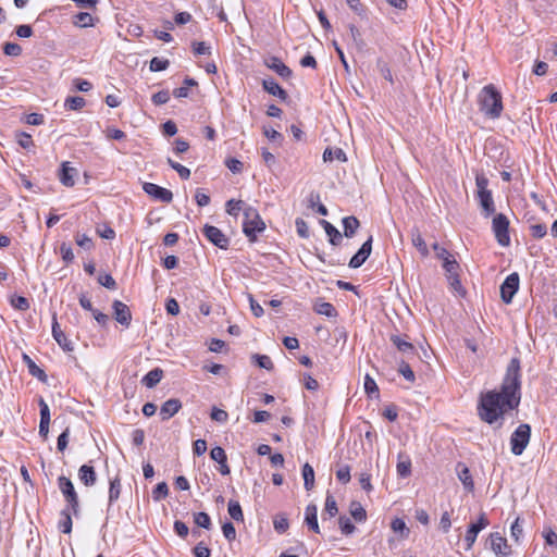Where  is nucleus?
<instances>
[{
  "instance_id": "obj_38",
  "label": "nucleus",
  "mask_w": 557,
  "mask_h": 557,
  "mask_svg": "<svg viewBox=\"0 0 557 557\" xmlns=\"http://www.w3.org/2000/svg\"><path fill=\"white\" fill-rule=\"evenodd\" d=\"M350 515L358 522L364 521L367 518V512L364 508L359 503H351L350 505Z\"/></svg>"
},
{
  "instance_id": "obj_55",
  "label": "nucleus",
  "mask_w": 557,
  "mask_h": 557,
  "mask_svg": "<svg viewBox=\"0 0 557 557\" xmlns=\"http://www.w3.org/2000/svg\"><path fill=\"white\" fill-rule=\"evenodd\" d=\"M11 305L18 310L25 311L29 308V301L23 296H16L11 299Z\"/></svg>"
},
{
  "instance_id": "obj_42",
  "label": "nucleus",
  "mask_w": 557,
  "mask_h": 557,
  "mask_svg": "<svg viewBox=\"0 0 557 557\" xmlns=\"http://www.w3.org/2000/svg\"><path fill=\"white\" fill-rule=\"evenodd\" d=\"M350 37L358 50H362L366 46L360 30L352 24L349 25Z\"/></svg>"
},
{
  "instance_id": "obj_18",
  "label": "nucleus",
  "mask_w": 557,
  "mask_h": 557,
  "mask_svg": "<svg viewBox=\"0 0 557 557\" xmlns=\"http://www.w3.org/2000/svg\"><path fill=\"white\" fill-rule=\"evenodd\" d=\"M264 63L270 70L274 71L283 78H289L292 76V70L276 57L267 59Z\"/></svg>"
},
{
  "instance_id": "obj_14",
  "label": "nucleus",
  "mask_w": 557,
  "mask_h": 557,
  "mask_svg": "<svg viewBox=\"0 0 557 557\" xmlns=\"http://www.w3.org/2000/svg\"><path fill=\"white\" fill-rule=\"evenodd\" d=\"M112 308L114 319L125 327H128L132 321V313L129 308L120 300H114Z\"/></svg>"
},
{
  "instance_id": "obj_53",
  "label": "nucleus",
  "mask_w": 557,
  "mask_h": 557,
  "mask_svg": "<svg viewBox=\"0 0 557 557\" xmlns=\"http://www.w3.org/2000/svg\"><path fill=\"white\" fill-rule=\"evenodd\" d=\"M364 389L369 396H372L373 394H379V387L375 381L369 374H367L364 377Z\"/></svg>"
},
{
  "instance_id": "obj_7",
  "label": "nucleus",
  "mask_w": 557,
  "mask_h": 557,
  "mask_svg": "<svg viewBox=\"0 0 557 557\" xmlns=\"http://www.w3.org/2000/svg\"><path fill=\"white\" fill-rule=\"evenodd\" d=\"M492 227L497 243L503 247L509 246V220L507 216L503 213L496 214L493 219Z\"/></svg>"
},
{
  "instance_id": "obj_51",
  "label": "nucleus",
  "mask_w": 557,
  "mask_h": 557,
  "mask_svg": "<svg viewBox=\"0 0 557 557\" xmlns=\"http://www.w3.org/2000/svg\"><path fill=\"white\" fill-rule=\"evenodd\" d=\"M252 358L256 360L258 367L269 370V371L273 369V362L269 356L253 355Z\"/></svg>"
},
{
  "instance_id": "obj_57",
  "label": "nucleus",
  "mask_w": 557,
  "mask_h": 557,
  "mask_svg": "<svg viewBox=\"0 0 557 557\" xmlns=\"http://www.w3.org/2000/svg\"><path fill=\"white\" fill-rule=\"evenodd\" d=\"M222 532L224 537L230 542L236 539V530L232 522H225L222 525Z\"/></svg>"
},
{
  "instance_id": "obj_33",
  "label": "nucleus",
  "mask_w": 557,
  "mask_h": 557,
  "mask_svg": "<svg viewBox=\"0 0 557 557\" xmlns=\"http://www.w3.org/2000/svg\"><path fill=\"white\" fill-rule=\"evenodd\" d=\"M61 515L63 518L59 521V529L61 530V532L69 534L72 531V518L70 509H63Z\"/></svg>"
},
{
  "instance_id": "obj_31",
  "label": "nucleus",
  "mask_w": 557,
  "mask_h": 557,
  "mask_svg": "<svg viewBox=\"0 0 557 557\" xmlns=\"http://www.w3.org/2000/svg\"><path fill=\"white\" fill-rule=\"evenodd\" d=\"M443 268L445 270L446 277L459 275L460 265L456 261L455 257H453V258L445 257V262H443Z\"/></svg>"
},
{
  "instance_id": "obj_19",
  "label": "nucleus",
  "mask_w": 557,
  "mask_h": 557,
  "mask_svg": "<svg viewBox=\"0 0 557 557\" xmlns=\"http://www.w3.org/2000/svg\"><path fill=\"white\" fill-rule=\"evenodd\" d=\"M305 523L314 533H320V527L318 523V507L314 504H309L305 509Z\"/></svg>"
},
{
  "instance_id": "obj_60",
  "label": "nucleus",
  "mask_w": 557,
  "mask_h": 557,
  "mask_svg": "<svg viewBox=\"0 0 557 557\" xmlns=\"http://www.w3.org/2000/svg\"><path fill=\"white\" fill-rule=\"evenodd\" d=\"M210 457L214 461H216L218 463L221 462V461H226L227 460L225 450L222 447H220V446H216V447L211 449Z\"/></svg>"
},
{
  "instance_id": "obj_5",
  "label": "nucleus",
  "mask_w": 557,
  "mask_h": 557,
  "mask_svg": "<svg viewBox=\"0 0 557 557\" xmlns=\"http://www.w3.org/2000/svg\"><path fill=\"white\" fill-rule=\"evenodd\" d=\"M531 428L527 423L520 424L510 437L511 453L516 456L522 455L530 442Z\"/></svg>"
},
{
  "instance_id": "obj_39",
  "label": "nucleus",
  "mask_w": 557,
  "mask_h": 557,
  "mask_svg": "<svg viewBox=\"0 0 557 557\" xmlns=\"http://www.w3.org/2000/svg\"><path fill=\"white\" fill-rule=\"evenodd\" d=\"M86 101L83 97H67L64 102V107L67 110H79L85 106Z\"/></svg>"
},
{
  "instance_id": "obj_61",
  "label": "nucleus",
  "mask_w": 557,
  "mask_h": 557,
  "mask_svg": "<svg viewBox=\"0 0 557 557\" xmlns=\"http://www.w3.org/2000/svg\"><path fill=\"white\" fill-rule=\"evenodd\" d=\"M38 405L40 408V421H50V409L42 397L39 398Z\"/></svg>"
},
{
  "instance_id": "obj_17",
  "label": "nucleus",
  "mask_w": 557,
  "mask_h": 557,
  "mask_svg": "<svg viewBox=\"0 0 557 557\" xmlns=\"http://www.w3.org/2000/svg\"><path fill=\"white\" fill-rule=\"evenodd\" d=\"M182 408V403L177 398L168 399L160 408V417L162 421L172 418Z\"/></svg>"
},
{
  "instance_id": "obj_37",
  "label": "nucleus",
  "mask_w": 557,
  "mask_h": 557,
  "mask_svg": "<svg viewBox=\"0 0 557 557\" xmlns=\"http://www.w3.org/2000/svg\"><path fill=\"white\" fill-rule=\"evenodd\" d=\"M74 24L79 27L94 26V17L87 12H79L75 15Z\"/></svg>"
},
{
  "instance_id": "obj_15",
  "label": "nucleus",
  "mask_w": 557,
  "mask_h": 557,
  "mask_svg": "<svg viewBox=\"0 0 557 557\" xmlns=\"http://www.w3.org/2000/svg\"><path fill=\"white\" fill-rule=\"evenodd\" d=\"M389 339L405 357L410 358L417 355L416 347L407 338L393 334Z\"/></svg>"
},
{
  "instance_id": "obj_3",
  "label": "nucleus",
  "mask_w": 557,
  "mask_h": 557,
  "mask_svg": "<svg viewBox=\"0 0 557 557\" xmlns=\"http://www.w3.org/2000/svg\"><path fill=\"white\" fill-rule=\"evenodd\" d=\"M265 230V223L261 219L257 209L252 207H246L244 209V221L243 232L249 238L250 242L257 239V234Z\"/></svg>"
},
{
  "instance_id": "obj_25",
  "label": "nucleus",
  "mask_w": 557,
  "mask_h": 557,
  "mask_svg": "<svg viewBox=\"0 0 557 557\" xmlns=\"http://www.w3.org/2000/svg\"><path fill=\"white\" fill-rule=\"evenodd\" d=\"M344 227V235L348 238L352 237L360 226L359 220L354 216H346L342 221Z\"/></svg>"
},
{
  "instance_id": "obj_28",
  "label": "nucleus",
  "mask_w": 557,
  "mask_h": 557,
  "mask_svg": "<svg viewBox=\"0 0 557 557\" xmlns=\"http://www.w3.org/2000/svg\"><path fill=\"white\" fill-rule=\"evenodd\" d=\"M323 160L325 162H331L333 160L345 162L347 158L346 153L341 148H326L323 152Z\"/></svg>"
},
{
  "instance_id": "obj_36",
  "label": "nucleus",
  "mask_w": 557,
  "mask_h": 557,
  "mask_svg": "<svg viewBox=\"0 0 557 557\" xmlns=\"http://www.w3.org/2000/svg\"><path fill=\"white\" fill-rule=\"evenodd\" d=\"M244 201L231 199L226 202V212L230 215L237 216L238 213L246 208Z\"/></svg>"
},
{
  "instance_id": "obj_21",
  "label": "nucleus",
  "mask_w": 557,
  "mask_h": 557,
  "mask_svg": "<svg viewBox=\"0 0 557 557\" xmlns=\"http://www.w3.org/2000/svg\"><path fill=\"white\" fill-rule=\"evenodd\" d=\"M78 478L79 481L86 486H92L97 481V474L94 467L88 465H83L78 469Z\"/></svg>"
},
{
  "instance_id": "obj_1",
  "label": "nucleus",
  "mask_w": 557,
  "mask_h": 557,
  "mask_svg": "<svg viewBox=\"0 0 557 557\" xmlns=\"http://www.w3.org/2000/svg\"><path fill=\"white\" fill-rule=\"evenodd\" d=\"M520 361L511 359L502 383L500 392L490 391L482 395L478 407L480 418L493 424L507 411L517 408L520 404Z\"/></svg>"
},
{
  "instance_id": "obj_10",
  "label": "nucleus",
  "mask_w": 557,
  "mask_h": 557,
  "mask_svg": "<svg viewBox=\"0 0 557 557\" xmlns=\"http://www.w3.org/2000/svg\"><path fill=\"white\" fill-rule=\"evenodd\" d=\"M490 524L488 519L486 518L485 513L482 512L479 517V520L475 523H471L467 530L465 541L467 543V549H470L479 534L480 531L485 529Z\"/></svg>"
},
{
  "instance_id": "obj_41",
  "label": "nucleus",
  "mask_w": 557,
  "mask_h": 557,
  "mask_svg": "<svg viewBox=\"0 0 557 557\" xmlns=\"http://www.w3.org/2000/svg\"><path fill=\"white\" fill-rule=\"evenodd\" d=\"M314 309L317 313L322 315L334 317L336 314L334 306L330 302L317 304Z\"/></svg>"
},
{
  "instance_id": "obj_62",
  "label": "nucleus",
  "mask_w": 557,
  "mask_h": 557,
  "mask_svg": "<svg viewBox=\"0 0 557 557\" xmlns=\"http://www.w3.org/2000/svg\"><path fill=\"white\" fill-rule=\"evenodd\" d=\"M170 100V94L168 90H161L152 96V102L156 106L164 104Z\"/></svg>"
},
{
  "instance_id": "obj_40",
  "label": "nucleus",
  "mask_w": 557,
  "mask_h": 557,
  "mask_svg": "<svg viewBox=\"0 0 557 557\" xmlns=\"http://www.w3.org/2000/svg\"><path fill=\"white\" fill-rule=\"evenodd\" d=\"M274 530L278 533H285L289 527L288 519L285 515H277L273 521Z\"/></svg>"
},
{
  "instance_id": "obj_35",
  "label": "nucleus",
  "mask_w": 557,
  "mask_h": 557,
  "mask_svg": "<svg viewBox=\"0 0 557 557\" xmlns=\"http://www.w3.org/2000/svg\"><path fill=\"white\" fill-rule=\"evenodd\" d=\"M228 513L232 519L235 521H244V513L242 510V507L238 502L236 500H230L228 502Z\"/></svg>"
},
{
  "instance_id": "obj_43",
  "label": "nucleus",
  "mask_w": 557,
  "mask_h": 557,
  "mask_svg": "<svg viewBox=\"0 0 557 557\" xmlns=\"http://www.w3.org/2000/svg\"><path fill=\"white\" fill-rule=\"evenodd\" d=\"M168 163H169V165L173 170H175L178 173L181 178H183V180H188L189 178V176H190V170L189 169H187L186 166L182 165L178 162L173 161L170 158L168 159Z\"/></svg>"
},
{
  "instance_id": "obj_20",
  "label": "nucleus",
  "mask_w": 557,
  "mask_h": 557,
  "mask_svg": "<svg viewBox=\"0 0 557 557\" xmlns=\"http://www.w3.org/2000/svg\"><path fill=\"white\" fill-rule=\"evenodd\" d=\"M456 472H457L458 479L461 481L465 488L468 492H472L474 490V482L472 480V475L470 473L469 468L465 463L458 462L456 466Z\"/></svg>"
},
{
  "instance_id": "obj_46",
  "label": "nucleus",
  "mask_w": 557,
  "mask_h": 557,
  "mask_svg": "<svg viewBox=\"0 0 557 557\" xmlns=\"http://www.w3.org/2000/svg\"><path fill=\"white\" fill-rule=\"evenodd\" d=\"M324 511L329 513L330 517H334L338 512L336 500L334 496L331 494L326 495Z\"/></svg>"
},
{
  "instance_id": "obj_64",
  "label": "nucleus",
  "mask_w": 557,
  "mask_h": 557,
  "mask_svg": "<svg viewBox=\"0 0 557 557\" xmlns=\"http://www.w3.org/2000/svg\"><path fill=\"white\" fill-rule=\"evenodd\" d=\"M194 555L196 557H210L211 552L203 543H198L194 547Z\"/></svg>"
},
{
  "instance_id": "obj_58",
  "label": "nucleus",
  "mask_w": 557,
  "mask_h": 557,
  "mask_svg": "<svg viewBox=\"0 0 557 557\" xmlns=\"http://www.w3.org/2000/svg\"><path fill=\"white\" fill-rule=\"evenodd\" d=\"M530 231L531 235L537 239L543 238L547 234L546 225L541 223L531 225Z\"/></svg>"
},
{
  "instance_id": "obj_30",
  "label": "nucleus",
  "mask_w": 557,
  "mask_h": 557,
  "mask_svg": "<svg viewBox=\"0 0 557 557\" xmlns=\"http://www.w3.org/2000/svg\"><path fill=\"white\" fill-rule=\"evenodd\" d=\"M24 359L26 360L29 373L33 376L37 377L39 381L44 383L47 382L48 377L45 371L41 368H39L28 356L25 355Z\"/></svg>"
},
{
  "instance_id": "obj_49",
  "label": "nucleus",
  "mask_w": 557,
  "mask_h": 557,
  "mask_svg": "<svg viewBox=\"0 0 557 557\" xmlns=\"http://www.w3.org/2000/svg\"><path fill=\"white\" fill-rule=\"evenodd\" d=\"M295 225H296L297 234L301 238H308L310 236L309 226L304 219L297 218L295 221Z\"/></svg>"
},
{
  "instance_id": "obj_2",
  "label": "nucleus",
  "mask_w": 557,
  "mask_h": 557,
  "mask_svg": "<svg viewBox=\"0 0 557 557\" xmlns=\"http://www.w3.org/2000/svg\"><path fill=\"white\" fill-rule=\"evenodd\" d=\"M480 110L490 119H498L503 112L500 94L493 85L483 87L479 95Z\"/></svg>"
},
{
  "instance_id": "obj_11",
  "label": "nucleus",
  "mask_w": 557,
  "mask_h": 557,
  "mask_svg": "<svg viewBox=\"0 0 557 557\" xmlns=\"http://www.w3.org/2000/svg\"><path fill=\"white\" fill-rule=\"evenodd\" d=\"M143 189L153 199L164 203H170L173 199V194L171 190L153 183H145L143 185Z\"/></svg>"
},
{
  "instance_id": "obj_13",
  "label": "nucleus",
  "mask_w": 557,
  "mask_h": 557,
  "mask_svg": "<svg viewBox=\"0 0 557 557\" xmlns=\"http://www.w3.org/2000/svg\"><path fill=\"white\" fill-rule=\"evenodd\" d=\"M491 548L498 557H508L511 554L507 540L498 532L491 533Z\"/></svg>"
},
{
  "instance_id": "obj_59",
  "label": "nucleus",
  "mask_w": 557,
  "mask_h": 557,
  "mask_svg": "<svg viewBox=\"0 0 557 557\" xmlns=\"http://www.w3.org/2000/svg\"><path fill=\"white\" fill-rule=\"evenodd\" d=\"M523 534V529L520 524V518H517L510 528V535L516 541L519 542L520 537Z\"/></svg>"
},
{
  "instance_id": "obj_6",
  "label": "nucleus",
  "mask_w": 557,
  "mask_h": 557,
  "mask_svg": "<svg viewBox=\"0 0 557 557\" xmlns=\"http://www.w3.org/2000/svg\"><path fill=\"white\" fill-rule=\"evenodd\" d=\"M58 484L65 498V502L67 503L69 509H71L72 512L77 516L79 512V502L72 481L69 478L62 475L58 479Z\"/></svg>"
},
{
  "instance_id": "obj_16",
  "label": "nucleus",
  "mask_w": 557,
  "mask_h": 557,
  "mask_svg": "<svg viewBox=\"0 0 557 557\" xmlns=\"http://www.w3.org/2000/svg\"><path fill=\"white\" fill-rule=\"evenodd\" d=\"M52 336L55 339V342L59 344L60 347H62L65 351H72L74 349L73 344L70 339H67L64 332L61 330L55 314L53 315V323H52Z\"/></svg>"
},
{
  "instance_id": "obj_50",
  "label": "nucleus",
  "mask_w": 557,
  "mask_h": 557,
  "mask_svg": "<svg viewBox=\"0 0 557 557\" xmlns=\"http://www.w3.org/2000/svg\"><path fill=\"white\" fill-rule=\"evenodd\" d=\"M169 64H170L169 60L154 57L150 61L149 67H150V71H152V72H160V71L166 70Z\"/></svg>"
},
{
  "instance_id": "obj_24",
  "label": "nucleus",
  "mask_w": 557,
  "mask_h": 557,
  "mask_svg": "<svg viewBox=\"0 0 557 557\" xmlns=\"http://www.w3.org/2000/svg\"><path fill=\"white\" fill-rule=\"evenodd\" d=\"M320 224L323 226L325 233L330 237V243L334 246H338L343 239V235L338 232V230L326 220H321Z\"/></svg>"
},
{
  "instance_id": "obj_56",
  "label": "nucleus",
  "mask_w": 557,
  "mask_h": 557,
  "mask_svg": "<svg viewBox=\"0 0 557 557\" xmlns=\"http://www.w3.org/2000/svg\"><path fill=\"white\" fill-rule=\"evenodd\" d=\"M211 419L220 423H225L228 420V413L223 409L213 407Z\"/></svg>"
},
{
  "instance_id": "obj_12",
  "label": "nucleus",
  "mask_w": 557,
  "mask_h": 557,
  "mask_svg": "<svg viewBox=\"0 0 557 557\" xmlns=\"http://www.w3.org/2000/svg\"><path fill=\"white\" fill-rule=\"evenodd\" d=\"M372 251V236H370L359 248V250L351 257L348 265L352 269L360 268L369 258Z\"/></svg>"
},
{
  "instance_id": "obj_48",
  "label": "nucleus",
  "mask_w": 557,
  "mask_h": 557,
  "mask_svg": "<svg viewBox=\"0 0 557 557\" xmlns=\"http://www.w3.org/2000/svg\"><path fill=\"white\" fill-rule=\"evenodd\" d=\"M169 494V487L165 482L158 483L154 490L152 491V497L154 500H160L165 498Z\"/></svg>"
},
{
  "instance_id": "obj_8",
  "label": "nucleus",
  "mask_w": 557,
  "mask_h": 557,
  "mask_svg": "<svg viewBox=\"0 0 557 557\" xmlns=\"http://www.w3.org/2000/svg\"><path fill=\"white\" fill-rule=\"evenodd\" d=\"M519 288L518 273L509 274L500 285V297L505 304H510Z\"/></svg>"
},
{
  "instance_id": "obj_44",
  "label": "nucleus",
  "mask_w": 557,
  "mask_h": 557,
  "mask_svg": "<svg viewBox=\"0 0 557 557\" xmlns=\"http://www.w3.org/2000/svg\"><path fill=\"white\" fill-rule=\"evenodd\" d=\"M398 372L409 382L413 383L416 380L414 373L411 370L409 363L405 360L399 362Z\"/></svg>"
},
{
  "instance_id": "obj_54",
  "label": "nucleus",
  "mask_w": 557,
  "mask_h": 557,
  "mask_svg": "<svg viewBox=\"0 0 557 557\" xmlns=\"http://www.w3.org/2000/svg\"><path fill=\"white\" fill-rule=\"evenodd\" d=\"M3 51L7 55L17 57L22 53V47L15 42H7L3 47Z\"/></svg>"
},
{
  "instance_id": "obj_22",
  "label": "nucleus",
  "mask_w": 557,
  "mask_h": 557,
  "mask_svg": "<svg viewBox=\"0 0 557 557\" xmlns=\"http://www.w3.org/2000/svg\"><path fill=\"white\" fill-rule=\"evenodd\" d=\"M262 86L268 94L280 98L283 101L287 99V92L274 79H263Z\"/></svg>"
},
{
  "instance_id": "obj_26",
  "label": "nucleus",
  "mask_w": 557,
  "mask_h": 557,
  "mask_svg": "<svg viewBox=\"0 0 557 557\" xmlns=\"http://www.w3.org/2000/svg\"><path fill=\"white\" fill-rule=\"evenodd\" d=\"M162 376H163V371L159 368H156V369L149 371L144 376L143 384L148 388H152L161 381Z\"/></svg>"
},
{
  "instance_id": "obj_52",
  "label": "nucleus",
  "mask_w": 557,
  "mask_h": 557,
  "mask_svg": "<svg viewBox=\"0 0 557 557\" xmlns=\"http://www.w3.org/2000/svg\"><path fill=\"white\" fill-rule=\"evenodd\" d=\"M194 521L198 527L209 529L211 527V519L206 512H198L194 516Z\"/></svg>"
},
{
  "instance_id": "obj_47",
  "label": "nucleus",
  "mask_w": 557,
  "mask_h": 557,
  "mask_svg": "<svg viewBox=\"0 0 557 557\" xmlns=\"http://www.w3.org/2000/svg\"><path fill=\"white\" fill-rule=\"evenodd\" d=\"M338 524H339L341 531L346 535H349L355 532V529H356L355 525L352 524L350 519L347 518L346 516L339 517Z\"/></svg>"
},
{
  "instance_id": "obj_63",
  "label": "nucleus",
  "mask_w": 557,
  "mask_h": 557,
  "mask_svg": "<svg viewBox=\"0 0 557 557\" xmlns=\"http://www.w3.org/2000/svg\"><path fill=\"white\" fill-rule=\"evenodd\" d=\"M99 284L102 286L109 288V289H115L116 283L114 278L110 274L100 275L98 278Z\"/></svg>"
},
{
  "instance_id": "obj_23",
  "label": "nucleus",
  "mask_w": 557,
  "mask_h": 557,
  "mask_svg": "<svg viewBox=\"0 0 557 557\" xmlns=\"http://www.w3.org/2000/svg\"><path fill=\"white\" fill-rule=\"evenodd\" d=\"M76 169L67 166V162L62 163V169L59 175L60 182L66 186L72 187L75 184L74 176L76 175Z\"/></svg>"
},
{
  "instance_id": "obj_45",
  "label": "nucleus",
  "mask_w": 557,
  "mask_h": 557,
  "mask_svg": "<svg viewBox=\"0 0 557 557\" xmlns=\"http://www.w3.org/2000/svg\"><path fill=\"white\" fill-rule=\"evenodd\" d=\"M450 289L459 296H465L466 289L461 285L459 275L447 277Z\"/></svg>"
},
{
  "instance_id": "obj_4",
  "label": "nucleus",
  "mask_w": 557,
  "mask_h": 557,
  "mask_svg": "<svg viewBox=\"0 0 557 557\" xmlns=\"http://www.w3.org/2000/svg\"><path fill=\"white\" fill-rule=\"evenodd\" d=\"M475 185L478 188V199L482 213L485 216H490L495 213V205L492 196V191L487 189L488 178L484 175H476Z\"/></svg>"
},
{
  "instance_id": "obj_9",
  "label": "nucleus",
  "mask_w": 557,
  "mask_h": 557,
  "mask_svg": "<svg viewBox=\"0 0 557 557\" xmlns=\"http://www.w3.org/2000/svg\"><path fill=\"white\" fill-rule=\"evenodd\" d=\"M206 238L221 249H227L230 239L222 233V231L213 225H205L202 230Z\"/></svg>"
},
{
  "instance_id": "obj_27",
  "label": "nucleus",
  "mask_w": 557,
  "mask_h": 557,
  "mask_svg": "<svg viewBox=\"0 0 557 557\" xmlns=\"http://www.w3.org/2000/svg\"><path fill=\"white\" fill-rule=\"evenodd\" d=\"M397 474L401 478H407L411 473V461L409 457L404 456L403 454L398 455V462L396 466Z\"/></svg>"
},
{
  "instance_id": "obj_34",
  "label": "nucleus",
  "mask_w": 557,
  "mask_h": 557,
  "mask_svg": "<svg viewBox=\"0 0 557 557\" xmlns=\"http://www.w3.org/2000/svg\"><path fill=\"white\" fill-rule=\"evenodd\" d=\"M411 240H412L413 246L419 250V252L422 256L429 255L428 246H426L422 235L420 234V232H418V231L413 232Z\"/></svg>"
},
{
  "instance_id": "obj_29",
  "label": "nucleus",
  "mask_w": 557,
  "mask_h": 557,
  "mask_svg": "<svg viewBox=\"0 0 557 557\" xmlns=\"http://www.w3.org/2000/svg\"><path fill=\"white\" fill-rule=\"evenodd\" d=\"M302 478L305 488L311 491L314 486V470L308 462L302 466Z\"/></svg>"
},
{
  "instance_id": "obj_32",
  "label": "nucleus",
  "mask_w": 557,
  "mask_h": 557,
  "mask_svg": "<svg viewBox=\"0 0 557 557\" xmlns=\"http://www.w3.org/2000/svg\"><path fill=\"white\" fill-rule=\"evenodd\" d=\"M121 494V480L116 476L110 481L109 504L116 502Z\"/></svg>"
}]
</instances>
